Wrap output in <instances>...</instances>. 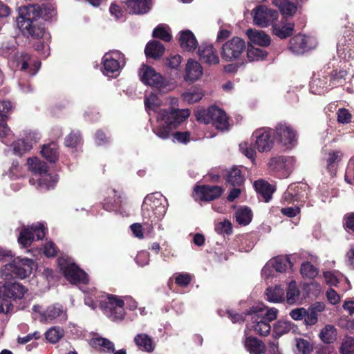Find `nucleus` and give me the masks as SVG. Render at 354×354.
I'll use <instances>...</instances> for the list:
<instances>
[{
    "label": "nucleus",
    "mask_w": 354,
    "mask_h": 354,
    "mask_svg": "<svg viewBox=\"0 0 354 354\" xmlns=\"http://www.w3.org/2000/svg\"><path fill=\"white\" fill-rule=\"evenodd\" d=\"M34 261L28 258H15L11 263L5 265L1 270L4 282L0 281V297L7 299H21L27 292V288L18 282L9 281L11 279H24L30 274Z\"/></svg>",
    "instance_id": "1"
},
{
    "label": "nucleus",
    "mask_w": 354,
    "mask_h": 354,
    "mask_svg": "<svg viewBox=\"0 0 354 354\" xmlns=\"http://www.w3.org/2000/svg\"><path fill=\"white\" fill-rule=\"evenodd\" d=\"M84 303L92 309H95L98 304L103 313L112 321H120L125 315L122 299L97 292L95 289L86 294Z\"/></svg>",
    "instance_id": "2"
},
{
    "label": "nucleus",
    "mask_w": 354,
    "mask_h": 354,
    "mask_svg": "<svg viewBox=\"0 0 354 354\" xmlns=\"http://www.w3.org/2000/svg\"><path fill=\"white\" fill-rule=\"evenodd\" d=\"M37 8L21 6L18 9L17 26L24 35L33 39H48L44 24L38 20Z\"/></svg>",
    "instance_id": "3"
},
{
    "label": "nucleus",
    "mask_w": 354,
    "mask_h": 354,
    "mask_svg": "<svg viewBox=\"0 0 354 354\" xmlns=\"http://www.w3.org/2000/svg\"><path fill=\"white\" fill-rule=\"evenodd\" d=\"M190 115L188 109L161 110L157 117L156 125L153 127V133L160 138L166 140L178 124L182 123Z\"/></svg>",
    "instance_id": "4"
},
{
    "label": "nucleus",
    "mask_w": 354,
    "mask_h": 354,
    "mask_svg": "<svg viewBox=\"0 0 354 354\" xmlns=\"http://www.w3.org/2000/svg\"><path fill=\"white\" fill-rule=\"evenodd\" d=\"M167 199L158 192L148 195L142 205V215L145 223L152 225L165 214Z\"/></svg>",
    "instance_id": "5"
},
{
    "label": "nucleus",
    "mask_w": 354,
    "mask_h": 354,
    "mask_svg": "<svg viewBox=\"0 0 354 354\" xmlns=\"http://www.w3.org/2000/svg\"><path fill=\"white\" fill-rule=\"evenodd\" d=\"M278 310L258 304L251 308L248 315L251 316L252 328L260 335H267L271 330L270 322L276 319Z\"/></svg>",
    "instance_id": "6"
},
{
    "label": "nucleus",
    "mask_w": 354,
    "mask_h": 354,
    "mask_svg": "<svg viewBox=\"0 0 354 354\" xmlns=\"http://www.w3.org/2000/svg\"><path fill=\"white\" fill-rule=\"evenodd\" d=\"M198 121L204 124L212 123L217 129L224 131L229 127L228 118L225 111L217 106H210L207 110H200L196 113Z\"/></svg>",
    "instance_id": "7"
},
{
    "label": "nucleus",
    "mask_w": 354,
    "mask_h": 354,
    "mask_svg": "<svg viewBox=\"0 0 354 354\" xmlns=\"http://www.w3.org/2000/svg\"><path fill=\"white\" fill-rule=\"evenodd\" d=\"M59 267L66 279L73 284H86L88 281L87 274L81 270L71 259L62 257L57 260Z\"/></svg>",
    "instance_id": "8"
},
{
    "label": "nucleus",
    "mask_w": 354,
    "mask_h": 354,
    "mask_svg": "<svg viewBox=\"0 0 354 354\" xmlns=\"http://www.w3.org/2000/svg\"><path fill=\"white\" fill-rule=\"evenodd\" d=\"M245 42L239 37H234L225 42L221 48V57L226 62L238 59L245 50Z\"/></svg>",
    "instance_id": "9"
},
{
    "label": "nucleus",
    "mask_w": 354,
    "mask_h": 354,
    "mask_svg": "<svg viewBox=\"0 0 354 354\" xmlns=\"http://www.w3.org/2000/svg\"><path fill=\"white\" fill-rule=\"evenodd\" d=\"M46 234V228L41 223L32 224L31 226L23 228L19 235L18 242L23 248H27L32 241L43 239Z\"/></svg>",
    "instance_id": "10"
},
{
    "label": "nucleus",
    "mask_w": 354,
    "mask_h": 354,
    "mask_svg": "<svg viewBox=\"0 0 354 354\" xmlns=\"http://www.w3.org/2000/svg\"><path fill=\"white\" fill-rule=\"evenodd\" d=\"M295 159L291 156H279L270 160L269 169L277 174L281 178H287L292 171Z\"/></svg>",
    "instance_id": "11"
},
{
    "label": "nucleus",
    "mask_w": 354,
    "mask_h": 354,
    "mask_svg": "<svg viewBox=\"0 0 354 354\" xmlns=\"http://www.w3.org/2000/svg\"><path fill=\"white\" fill-rule=\"evenodd\" d=\"M253 22L255 25L266 28L270 25L274 24V22L278 19V12L266 7V6H259L252 10L251 13Z\"/></svg>",
    "instance_id": "12"
},
{
    "label": "nucleus",
    "mask_w": 354,
    "mask_h": 354,
    "mask_svg": "<svg viewBox=\"0 0 354 354\" xmlns=\"http://www.w3.org/2000/svg\"><path fill=\"white\" fill-rule=\"evenodd\" d=\"M272 131L268 127L257 129L252 134L254 147L259 152L270 151L274 145V140Z\"/></svg>",
    "instance_id": "13"
},
{
    "label": "nucleus",
    "mask_w": 354,
    "mask_h": 354,
    "mask_svg": "<svg viewBox=\"0 0 354 354\" xmlns=\"http://www.w3.org/2000/svg\"><path fill=\"white\" fill-rule=\"evenodd\" d=\"M317 44L315 37L299 34L290 39L289 48L293 53L299 55L315 48Z\"/></svg>",
    "instance_id": "14"
},
{
    "label": "nucleus",
    "mask_w": 354,
    "mask_h": 354,
    "mask_svg": "<svg viewBox=\"0 0 354 354\" xmlns=\"http://www.w3.org/2000/svg\"><path fill=\"white\" fill-rule=\"evenodd\" d=\"M308 187L306 184L295 183L288 186L283 193L282 201L288 203L301 202L304 203L308 197Z\"/></svg>",
    "instance_id": "15"
},
{
    "label": "nucleus",
    "mask_w": 354,
    "mask_h": 354,
    "mask_svg": "<svg viewBox=\"0 0 354 354\" xmlns=\"http://www.w3.org/2000/svg\"><path fill=\"white\" fill-rule=\"evenodd\" d=\"M124 56L118 50H112L106 53L103 57V66L105 74L109 75L118 72L124 65Z\"/></svg>",
    "instance_id": "16"
},
{
    "label": "nucleus",
    "mask_w": 354,
    "mask_h": 354,
    "mask_svg": "<svg viewBox=\"0 0 354 354\" xmlns=\"http://www.w3.org/2000/svg\"><path fill=\"white\" fill-rule=\"evenodd\" d=\"M140 81L145 85L160 88L164 84L162 75L155 71L151 66L143 64L138 70Z\"/></svg>",
    "instance_id": "17"
},
{
    "label": "nucleus",
    "mask_w": 354,
    "mask_h": 354,
    "mask_svg": "<svg viewBox=\"0 0 354 354\" xmlns=\"http://www.w3.org/2000/svg\"><path fill=\"white\" fill-rule=\"evenodd\" d=\"M13 62L16 64L17 66L20 67L21 71L29 69L28 73L31 75L37 73L41 65L40 62L32 59L28 54L25 53L15 54Z\"/></svg>",
    "instance_id": "18"
},
{
    "label": "nucleus",
    "mask_w": 354,
    "mask_h": 354,
    "mask_svg": "<svg viewBox=\"0 0 354 354\" xmlns=\"http://www.w3.org/2000/svg\"><path fill=\"white\" fill-rule=\"evenodd\" d=\"M276 138L283 145L290 147L296 141L295 131L287 124L279 123L275 127Z\"/></svg>",
    "instance_id": "19"
},
{
    "label": "nucleus",
    "mask_w": 354,
    "mask_h": 354,
    "mask_svg": "<svg viewBox=\"0 0 354 354\" xmlns=\"http://www.w3.org/2000/svg\"><path fill=\"white\" fill-rule=\"evenodd\" d=\"M272 267L278 272H285L288 269H291L292 263L288 256H279L270 261L262 269V274L268 277L270 274V268Z\"/></svg>",
    "instance_id": "20"
},
{
    "label": "nucleus",
    "mask_w": 354,
    "mask_h": 354,
    "mask_svg": "<svg viewBox=\"0 0 354 354\" xmlns=\"http://www.w3.org/2000/svg\"><path fill=\"white\" fill-rule=\"evenodd\" d=\"M40 139L39 133L30 132L24 139H20L15 141L13 146V151L17 156H21L24 153L30 151L32 147V143L37 142Z\"/></svg>",
    "instance_id": "21"
},
{
    "label": "nucleus",
    "mask_w": 354,
    "mask_h": 354,
    "mask_svg": "<svg viewBox=\"0 0 354 354\" xmlns=\"http://www.w3.org/2000/svg\"><path fill=\"white\" fill-rule=\"evenodd\" d=\"M194 191L201 200L210 201L218 198L223 189L217 185H203L196 187Z\"/></svg>",
    "instance_id": "22"
},
{
    "label": "nucleus",
    "mask_w": 354,
    "mask_h": 354,
    "mask_svg": "<svg viewBox=\"0 0 354 354\" xmlns=\"http://www.w3.org/2000/svg\"><path fill=\"white\" fill-rule=\"evenodd\" d=\"M200 59L208 64H216L219 62V58L216 50L212 44H203L198 50Z\"/></svg>",
    "instance_id": "23"
},
{
    "label": "nucleus",
    "mask_w": 354,
    "mask_h": 354,
    "mask_svg": "<svg viewBox=\"0 0 354 354\" xmlns=\"http://www.w3.org/2000/svg\"><path fill=\"white\" fill-rule=\"evenodd\" d=\"M295 24L290 22L283 17L280 24H272V33L279 38L283 39L293 34Z\"/></svg>",
    "instance_id": "24"
},
{
    "label": "nucleus",
    "mask_w": 354,
    "mask_h": 354,
    "mask_svg": "<svg viewBox=\"0 0 354 354\" xmlns=\"http://www.w3.org/2000/svg\"><path fill=\"white\" fill-rule=\"evenodd\" d=\"M126 5L130 13L142 15L150 10L151 0H127Z\"/></svg>",
    "instance_id": "25"
},
{
    "label": "nucleus",
    "mask_w": 354,
    "mask_h": 354,
    "mask_svg": "<svg viewBox=\"0 0 354 354\" xmlns=\"http://www.w3.org/2000/svg\"><path fill=\"white\" fill-rule=\"evenodd\" d=\"M203 74V68L201 64L192 59L187 61L185 67V80L187 82H194L200 78Z\"/></svg>",
    "instance_id": "26"
},
{
    "label": "nucleus",
    "mask_w": 354,
    "mask_h": 354,
    "mask_svg": "<svg viewBox=\"0 0 354 354\" xmlns=\"http://www.w3.org/2000/svg\"><path fill=\"white\" fill-rule=\"evenodd\" d=\"M246 34L250 41L260 46H268L270 44V37L262 30L249 29Z\"/></svg>",
    "instance_id": "27"
},
{
    "label": "nucleus",
    "mask_w": 354,
    "mask_h": 354,
    "mask_svg": "<svg viewBox=\"0 0 354 354\" xmlns=\"http://www.w3.org/2000/svg\"><path fill=\"white\" fill-rule=\"evenodd\" d=\"M179 42L181 48L189 52L194 50L198 45L195 36L190 30H185L181 32Z\"/></svg>",
    "instance_id": "28"
},
{
    "label": "nucleus",
    "mask_w": 354,
    "mask_h": 354,
    "mask_svg": "<svg viewBox=\"0 0 354 354\" xmlns=\"http://www.w3.org/2000/svg\"><path fill=\"white\" fill-rule=\"evenodd\" d=\"M133 341L138 348L142 351L151 353L154 351L155 344L152 339L145 333L137 334Z\"/></svg>",
    "instance_id": "29"
},
{
    "label": "nucleus",
    "mask_w": 354,
    "mask_h": 354,
    "mask_svg": "<svg viewBox=\"0 0 354 354\" xmlns=\"http://www.w3.org/2000/svg\"><path fill=\"white\" fill-rule=\"evenodd\" d=\"M44 320L48 322L59 317L61 320L66 319V312L63 310L62 306L56 304L49 306L46 310L42 314Z\"/></svg>",
    "instance_id": "30"
},
{
    "label": "nucleus",
    "mask_w": 354,
    "mask_h": 354,
    "mask_svg": "<svg viewBox=\"0 0 354 354\" xmlns=\"http://www.w3.org/2000/svg\"><path fill=\"white\" fill-rule=\"evenodd\" d=\"M90 345L104 353H111L115 350L114 344L109 339L101 337H95L90 340Z\"/></svg>",
    "instance_id": "31"
},
{
    "label": "nucleus",
    "mask_w": 354,
    "mask_h": 354,
    "mask_svg": "<svg viewBox=\"0 0 354 354\" xmlns=\"http://www.w3.org/2000/svg\"><path fill=\"white\" fill-rule=\"evenodd\" d=\"M244 346L245 349L250 353L262 354L266 351V346L263 342L256 337H246Z\"/></svg>",
    "instance_id": "32"
},
{
    "label": "nucleus",
    "mask_w": 354,
    "mask_h": 354,
    "mask_svg": "<svg viewBox=\"0 0 354 354\" xmlns=\"http://www.w3.org/2000/svg\"><path fill=\"white\" fill-rule=\"evenodd\" d=\"M24 7H35L37 8V12H38V19L39 18H42L44 20H50L53 19L56 15V11L54 7L50 3H44L41 5L38 4H32L28 6H25Z\"/></svg>",
    "instance_id": "33"
},
{
    "label": "nucleus",
    "mask_w": 354,
    "mask_h": 354,
    "mask_svg": "<svg viewBox=\"0 0 354 354\" xmlns=\"http://www.w3.org/2000/svg\"><path fill=\"white\" fill-rule=\"evenodd\" d=\"M254 187L256 191L259 193L266 202H268L272 198L274 192V188L267 182L259 180L254 183Z\"/></svg>",
    "instance_id": "34"
},
{
    "label": "nucleus",
    "mask_w": 354,
    "mask_h": 354,
    "mask_svg": "<svg viewBox=\"0 0 354 354\" xmlns=\"http://www.w3.org/2000/svg\"><path fill=\"white\" fill-rule=\"evenodd\" d=\"M165 51V47L158 41L149 42L145 48V52L147 57L157 59L161 57Z\"/></svg>",
    "instance_id": "35"
},
{
    "label": "nucleus",
    "mask_w": 354,
    "mask_h": 354,
    "mask_svg": "<svg viewBox=\"0 0 354 354\" xmlns=\"http://www.w3.org/2000/svg\"><path fill=\"white\" fill-rule=\"evenodd\" d=\"M162 101L158 97L157 95L151 93L149 95H146L145 98V105L147 111L150 115V111L157 113L158 114L162 110L160 106L162 105ZM158 115H157V117Z\"/></svg>",
    "instance_id": "36"
},
{
    "label": "nucleus",
    "mask_w": 354,
    "mask_h": 354,
    "mask_svg": "<svg viewBox=\"0 0 354 354\" xmlns=\"http://www.w3.org/2000/svg\"><path fill=\"white\" fill-rule=\"evenodd\" d=\"M301 292L295 281L292 280L288 283L286 291V302L290 305H294L299 302Z\"/></svg>",
    "instance_id": "37"
},
{
    "label": "nucleus",
    "mask_w": 354,
    "mask_h": 354,
    "mask_svg": "<svg viewBox=\"0 0 354 354\" xmlns=\"http://www.w3.org/2000/svg\"><path fill=\"white\" fill-rule=\"evenodd\" d=\"M272 2L279 8L284 17L292 16L297 11V6L289 0H272Z\"/></svg>",
    "instance_id": "38"
},
{
    "label": "nucleus",
    "mask_w": 354,
    "mask_h": 354,
    "mask_svg": "<svg viewBox=\"0 0 354 354\" xmlns=\"http://www.w3.org/2000/svg\"><path fill=\"white\" fill-rule=\"evenodd\" d=\"M41 154L50 162H55L59 156L57 144L53 142L49 144L44 145Z\"/></svg>",
    "instance_id": "39"
},
{
    "label": "nucleus",
    "mask_w": 354,
    "mask_h": 354,
    "mask_svg": "<svg viewBox=\"0 0 354 354\" xmlns=\"http://www.w3.org/2000/svg\"><path fill=\"white\" fill-rule=\"evenodd\" d=\"M266 296L268 301L272 303H279L285 300L284 290L281 286L268 288Z\"/></svg>",
    "instance_id": "40"
},
{
    "label": "nucleus",
    "mask_w": 354,
    "mask_h": 354,
    "mask_svg": "<svg viewBox=\"0 0 354 354\" xmlns=\"http://www.w3.org/2000/svg\"><path fill=\"white\" fill-rule=\"evenodd\" d=\"M28 169L35 174H46L48 171V166L44 161L37 157L30 158L27 160Z\"/></svg>",
    "instance_id": "41"
},
{
    "label": "nucleus",
    "mask_w": 354,
    "mask_h": 354,
    "mask_svg": "<svg viewBox=\"0 0 354 354\" xmlns=\"http://www.w3.org/2000/svg\"><path fill=\"white\" fill-rule=\"evenodd\" d=\"M342 153L339 151H329L326 158V169L331 173L333 174L338 163L342 160Z\"/></svg>",
    "instance_id": "42"
},
{
    "label": "nucleus",
    "mask_w": 354,
    "mask_h": 354,
    "mask_svg": "<svg viewBox=\"0 0 354 354\" xmlns=\"http://www.w3.org/2000/svg\"><path fill=\"white\" fill-rule=\"evenodd\" d=\"M227 182L232 186H241L244 182V176L237 167H232L227 176Z\"/></svg>",
    "instance_id": "43"
},
{
    "label": "nucleus",
    "mask_w": 354,
    "mask_h": 354,
    "mask_svg": "<svg viewBox=\"0 0 354 354\" xmlns=\"http://www.w3.org/2000/svg\"><path fill=\"white\" fill-rule=\"evenodd\" d=\"M203 95V92L201 88L194 87L183 93L182 96L183 100L187 103L194 104L201 100Z\"/></svg>",
    "instance_id": "44"
},
{
    "label": "nucleus",
    "mask_w": 354,
    "mask_h": 354,
    "mask_svg": "<svg viewBox=\"0 0 354 354\" xmlns=\"http://www.w3.org/2000/svg\"><path fill=\"white\" fill-rule=\"evenodd\" d=\"M252 212L248 207H241L235 212L236 222L242 225H248L252 220Z\"/></svg>",
    "instance_id": "45"
},
{
    "label": "nucleus",
    "mask_w": 354,
    "mask_h": 354,
    "mask_svg": "<svg viewBox=\"0 0 354 354\" xmlns=\"http://www.w3.org/2000/svg\"><path fill=\"white\" fill-rule=\"evenodd\" d=\"M336 329L332 325H326L320 332L322 340L327 344L333 342L336 339Z\"/></svg>",
    "instance_id": "46"
},
{
    "label": "nucleus",
    "mask_w": 354,
    "mask_h": 354,
    "mask_svg": "<svg viewBox=\"0 0 354 354\" xmlns=\"http://www.w3.org/2000/svg\"><path fill=\"white\" fill-rule=\"evenodd\" d=\"M295 346V354H310L313 351V344L308 340L303 338H297Z\"/></svg>",
    "instance_id": "47"
},
{
    "label": "nucleus",
    "mask_w": 354,
    "mask_h": 354,
    "mask_svg": "<svg viewBox=\"0 0 354 354\" xmlns=\"http://www.w3.org/2000/svg\"><path fill=\"white\" fill-rule=\"evenodd\" d=\"M292 328V324L290 322L279 320L274 325L273 332L279 337L289 333Z\"/></svg>",
    "instance_id": "48"
},
{
    "label": "nucleus",
    "mask_w": 354,
    "mask_h": 354,
    "mask_svg": "<svg viewBox=\"0 0 354 354\" xmlns=\"http://www.w3.org/2000/svg\"><path fill=\"white\" fill-rule=\"evenodd\" d=\"M38 189L41 191L53 189L57 182L55 178L45 174L38 180Z\"/></svg>",
    "instance_id": "49"
},
{
    "label": "nucleus",
    "mask_w": 354,
    "mask_h": 354,
    "mask_svg": "<svg viewBox=\"0 0 354 354\" xmlns=\"http://www.w3.org/2000/svg\"><path fill=\"white\" fill-rule=\"evenodd\" d=\"M64 335V330L59 327H52L46 333V339L51 343L58 342Z\"/></svg>",
    "instance_id": "50"
},
{
    "label": "nucleus",
    "mask_w": 354,
    "mask_h": 354,
    "mask_svg": "<svg viewBox=\"0 0 354 354\" xmlns=\"http://www.w3.org/2000/svg\"><path fill=\"white\" fill-rule=\"evenodd\" d=\"M300 272L303 277L313 279L318 274V270L309 262H305L301 266Z\"/></svg>",
    "instance_id": "51"
},
{
    "label": "nucleus",
    "mask_w": 354,
    "mask_h": 354,
    "mask_svg": "<svg viewBox=\"0 0 354 354\" xmlns=\"http://www.w3.org/2000/svg\"><path fill=\"white\" fill-rule=\"evenodd\" d=\"M153 37L159 38L165 41H169L171 39V35L167 29V27L163 25H159L153 30Z\"/></svg>",
    "instance_id": "52"
},
{
    "label": "nucleus",
    "mask_w": 354,
    "mask_h": 354,
    "mask_svg": "<svg viewBox=\"0 0 354 354\" xmlns=\"http://www.w3.org/2000/svg\"><path fill=\"white\" fill-rule=\"evenodd\" d=\"M266 55L267 53L265 50L252 46L250 47L247 51L248 58L251 62L263 59Z\"/></svg>",
    "instance_id": "53"
},
{
    "label": "nucleus",
    "mask_w": 354,
    "mask_h": 354,
    "mask_svg": "<svg viewBox=\"0 0 354 354\" xmlns=\"http://www.w3.org/2000/svg\"><path fill=\"white\" fill-rule=\"evenodd\" d=\"M341 354H354V338L346 337L340 347Z\"/></svg>",
    "instance_id": "54"
},
{
    "label": "nucleus",
    "mask_w": 354,
    "mask_h": 354,
    "mask_svg": "<svg viewBox=\"0 0 354 354\" xmlns=\"http://www.w3.org/2000/svg\"><path fill=\"white\" fill-rule=\"evenodd\" d=\"M215 231L220 234H230L232 232V223L225 220L216 224Z\"/></svg>",
    "instance_id": "55"
},
{
    "label": "nucleus",
    "mask_w": 354,
    "mask_h": 354,
    "mask_svg": "<svg viewBox=\"0 0 354 354\" xmlns=\"http://www.w3.org/2000/svg\"><path fill=\"white\" fill-rule=\"evenodd\" d=\"M337 121L342 124H348L351 122L352 115L346 109H339L337 113Z\"/></svg>",
    "instance_id": "56"
},
{
    "label": "nucleus",
    "mask_w": 354,
    "mask_h": 354,
    "mask_svg": "<svg viewBox=\"0 0 354 354\" xmlns=\"http://www.w3.org/2000/svg\"><path fill=\"white\" fill-rule=\"evenodd\" d=\"M191 280V276L188 273H176L175 274V282L180 286H187Z\"/></svg>",
    "instance_id": "57"
},
{
    "label": "nucleus",
    "mask_w": 354,
    "mask_h": 354,
    "mask_svg": "<svg viewBox=\"0 0 354 354\" xmlns=\"http://www.w3.org/2000/svg\"><path fill=\"white\" fill-rule=\"evenodd\" d=\"M81 140L79 133H71L65 139V145L68 147H75Z\"/></svg>",
    "instance_id": "58"
},
{
    "label": "nucleus",
    "mask_w": 354,
    "mask_h": 354,
    "mask_svg": "<svg viewBox=\"0 0 354 354\" xmlns=\"http://www.w3.org/2000/svg\"><path fill=\"white\" fill-rule=\"evenodd\" d=\"M289 315L295 321L304 319L305 316L306 315V308L303 307L294 308L290 312Z\"/></svg>",
    "instance_id": "59"
},
{
    "label": "nucleus",
    "mask_w": 354,
    "mask_h": 354,
    "mask_svg": "<svg viewBox=\"0 0 354 354\" xmlns=\"http://www.w3.org/2000/svg\"><path fill=\"white\" fill-rule=\"evenodd\" d=\"M345 180L348 183L354 184V158H351L348 162L345 174Z\"/></svg>",
    "instance_id": "60"
},
{
    "label": "nucleus",
    "mask_w": 354,
    "mask_h": 354,
    "mask_svg": "<svg viewBox=\"0 0 354 354\" xmlns=\"http://www.w3.org/2000/svg\"><path fill=\"white\" fill-rule=\"evenodd\" d=\"M306 314L304 319V323L306 326H313L315 325L317 322V314L315 313L313 310L308 308L306 309Z\"/></svg>",
    "instance_id": "61"
},
{
    "label": "nucleus",
    "mask_w": 354,
    "mask_h": 354,
    "mask_svg": "<svg viewBox=\"0 0 354 354\" xmlns=\"http://www.w3.org/2000/svg\"><path fill=\"white\" fill-rule=\"evenodd\" d=\"M241 151L248 158L254 160L256 151L252 147L248 146L247 143H241L239 145Z\"/></svg>",
    "instance_id": "62"
},
{
    "label": "nucleus",
    "mask_w": 354,
    "mask_h": 354,
    "mask_svg": "<svg viewBox=\"0 0 354 354\" xmlns=\"http://www.w3.org/2000/svg\"><path fill=\"white\" fill-rule=\"evenodd\" d=\"M136 261L140 266L147 265L149 262V253L146 251L140 252L136 257Z\"/></svg>",
    "instance_id": "63"
},
{
    "label": "nucleus",
    "mask_w": 354,
    "mask_h": 354,
    "mask_svg": "<svg viewBox=\"0 0 354 354\" xmlns=\"http://www.w3.org/2000/svg\"><path fill=\"white\" fill-rule=\"evenodd\" d=\"M120 198L114 199L113 201L109 198H106L103 204V208L109 212L116 209L119 205Z\"/></svg>",
    "instance_id": "64"
}]
</instances>
